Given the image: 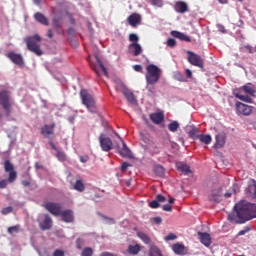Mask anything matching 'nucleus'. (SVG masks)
<instances>
[{"label":"nucleus","mask_w":256,"mask_h":256,"mask_svg":"<svg viewBox=\"0 0 256 256\" xmlns=\"http://www.w3.org/2000/svg\"><path fill=\"white\" fill-rule=\"evenodd\" d=\"M236 214H230L228 219L235 223L243 224L256 218V204L240 201L234 206Z\"/></svg>","instance_id":"nucleus-1"},{"label":"nucleus","mask_w":256,"mask_h":256,"mask_svg":"<svg viewBox=\"0 0 256 256\" xmlns=\"http://www.w3.org/2000/svg\"><path fill=\"white\" fill-rule=\"evenodd\" d=\"M4 171L8 173V180L4 179L0 181V189H7L9 183H15L17 181V170H15V166L11 163V160L4 162Z\"/></svg>","instance_id":"nucleus-2"},{"label":"nucleus","mask_w":256,"mask_h":256,"mask_svg":"<svg viewBox=\"0 0 256 256\" xmlns=\"http://www.w3.org/2000/svg\"><path fill=\"white\" fill-rule=\"evenodd\" d=\"M41 41H43V38H41V36H39L38 34L28 36L25 39L28 50L32 53H35V55H37L38 57H41V55H43V50H41Z\"/></svg>","instance_id":"nucleus-3"},{"label":"nucleus","mask_w":256,"mask_h":256,"mask_svg":"<svg viewBox=\"0 0 256 256\" xmlns=\"http://www.w3.org/2000/svg\"><path fill=\"white\" fill-rule=\"evenodd\" d=\"M80 99L90 113H97V102L95 97L86 89L80 90Z\"/></svg>","instance_id":"nucleus-4"},{"label":"nucleus","mask_w":256,"mask_h":256,"mask_svg":"<svg viewBox=\"0 0 256 256\" xmlns=\"http://www.w3.org/2000/svg\"><path fill=\"white\" fill-rule=\"evenodd\" d=\"M146 81L149 85H155V83L159 82L161 78V69L157 67L155 64H150L146 67Z\"/></svg>","instance_id":"nucleus-5"},{"label":"nucleus","mask_w":256,"mask_h":256,"mask_svg":"<svg viewBox=\"0 0 256 256\" xmlns=\"http://www.w3.org/2000/svg\"><path fill=\"white\" fill-rule=\"evenodd\" d=\"M0 105H2L3 109L6 111V117H11V107H13V103H11V97L6 90L0 92Z\"/></svg>","instance_id":"nucleus-6"},{"label":"nucleus","mask_w":256,"mask_h":256,"mask_svg":"<svg viewBox=\"0 0 256 256\" xmlns=\"http://www.w3.org/2000/svg\"><path fill=\"white\" fill-rule=\"evenodd\" d=\"M187 55V61L188 63H190V65H193L194 67H199L200 69H203V67H205V61L199 54H196L193 51H188Z\"/></svg>","instance_id":"nucleus-7"},{"label":"nucleus","mask_w":256,"mask_h":256,"mask_svg":"<svg viewBox=\"0 0 256 256\" xmlns=\"http://www.w3.org/2000/svg\"><path fill=\"white\" fill-rule=\"evenodd\" d=\"M100 147L102 151L109 153L111 149H113V140L111 138L105 136V134H100L99 136Z\"/></svg>","instance_id":"nucleus-8"},{"label":"nucleus","mask_w":256,"mask_h":256,"mask_svg":"<svg viewBox=\"0 0 256 256\" xmlns=\"http://www.w3.org/2000/svg\"><path fill=\"white\" fill-rule=\"evenodd\" d=\"M44 207L46 210L49 211L52 215H55V217H59L61 215V204L55 203V202H47L44 204Z\"/></svg>","instance_id":"nucleus-9"},{"label":"nucleus","mask_w":256,"mask_h":256,"mask_svg":"<svg viewBox=\"0 0 256 256\" xmlns=\"http://www.w3.org/2000/svg\"><path fill=\"white\" fill-rule=\"evenodd\" d=\"M6 57L14 63V65H18V67H23L25 65V61L23 60V56L16 52H9L6 54Z\"/></svg>","instance_id":"nucleus-10"},{"label":"nucleus","mask_w":256,"mask_h":256,"mask_svg":"<svg viewBox=\"0 0 256 256\" xmlns=\"http://www.w3.org/2000/svg\"><path fill=\"white\" fill-rule=\"evenodd\" d=\"M55 123L49 125L45 124L41 128V134L43 137H46V139H53V136L55 135Z\"/></svg>","instance_id":"nucleus-11"},{"label":"nucleus","mask_w":256,"mask_h":256,"mask_svg":"<svg viewBox=\"0 0 256 256\" xmlns=\"http://www.w3.org/2000/svg\"><path fill=\"white\" fill-rule=\"evenodd\" d=\"M236 109L240 115L249 116L253 113V106L238 102L236 104Z\"/></svg>","instance_id":"nucleus-12"},{"label":"nucleus","mask_w":256,"mask_h":256,"mask_svg":"<svg viewBox=\"0 0 256 256\" xmlns=\"http://www.w3.org/2000/svg\"><path fill=\"white\" fill-rule=\"evenodd\" d=\"M91 67H92L93 71H95L96 75H98V77L101 75V72L99 71V69H101V71L107 77V75H108L107 68H105V65H103V62L101 61L99 56H96V65L91 66Z\"/></svg>","instance_id":"nucleus-13"},{"label":"nucleus","mask_w":256,"mask_h":256,"mask_svg":"<svg viewBox=\"0 0 256 256\" xmlns=\"http://www.w3.org/2000/svg\"><path fill=\"white\" fill-rule=\"evenodd\" d=\"M143 18L141 17L140 14L137 13H132L128 18L127 21L129 23L130 27H133L134 29L138 26L141 25V21Z\"/></svg>","instance_id":"nucleus-14"},{"label":"nucleus","mask_w":256,"mask_h":256,"mask_svg":"<svg viewBox=\"0 0 256 256\" xmlns=\"http://www.w3.org/2000/svg\"><path fill=\"white\" fill-rule=\"evenodd\" d=\"M122 141V148H119V153L121 157H125L126 159H133V153L131 152V149L127 146L125 141Z\"/></svg>","instance_id":"nucleus-15"},{"label":"nucleus","mask_w":256,"mask_h":256,"mask_svg":"<svg viewBox=\"0 0 256 256\" xmlns=\"http://www.w3.org/2000/svg\"><path fill=\"white\" fill-rule=\"evenodd\" d=\"M215 144H214V148L215 149H223V147H225V141H226V136L223 133L217 134L215 136Z\"/></svg>","instance_id":"nucleus-16"},{"label":"nucleus","mask_w":256,"mask_h":256,"mask_svg":"<svg viewBox=\"0 0 256 256\" xmlns=\"http://www.w3.org/2000/svg\"><path fill=\"white\" fill-rule=\"evenodd\" d=\"M150 120L152 123H155V125H161L162 121H165V114L163 112H156L150 114Z\"/></svg>","instance_id":"nucleus-17"},{"label":"nucleus","mask_w":256,"mask_h":256,"mask_svg":"<svg viewBox=\"0 0 256 256\" xmlns=\"http://www.w3.org/2000/svg\"><path fill=\"white\" fill-rule=\"evenodd\" d=\"M60 217L64 221V223H73L75 217L73 216L72 210H65L60 213Z\"/></svg>","instance_id":"nucleus-18"},{"label":"nucleus","mask_w":256,"mask_h":256,"mask_svg":"<svg viewBox=\"0 0 256 256\" xmlns=\"http://www.w3.org/2000/svg\"><path fill=\"white\" fill-rule=\"evenodd\" d=\"M39 226L42 231H49V229L53 227V220H51V217L46 214L44 221L40 222Z\"/></svg>","instance_id":"nucleus-19"},{"label":"nucleus","mask_w":256,"mask_h":256,"mask_svg":"<svg viewBox=\"0 0 256 256\" xmlns=\"http://www.w3.org/2000/svg\"><path fill=\"white\" fill-rule=\"evenodd\" d=\"M198 235L200 237L201 243L205 247H210L211 246V235L207 232H198Z\"/></svg>","instance_id":"nucleus-20"},{"label":"nucleus","mask_w":256,"mask_h":256,"mask_svg":"<svg viewBox=\"0 0 256 256\" xmlns=\"http://www.w3.org/2000/svg\"><path fill=\"white\" fill-rule=\"evenodd\" d=\"M245 193L247 197H250V199H256V181L253 180L252 184H249L248 187L245 190Z\"/></svg>","instance_id":"nucleus-21"},{"label":"nucleus","mask_w":256,"mask_h":256,"mask_svg":"<svg viewBox=\"0 0 256 256\" xmlns=\"http://www.w3.org/2000/svg\"><path fill=\"white\" fill-rule=\"evenodd\" d=\"M129 49H133L132 55H134V57H139V55L143 53V47H141V44H138V42H132L129 45Z\"/></svg>","instance_id":"nucleus-22"},{"label":"nucleus","mask_w":256,"mask_h":256,"mask_svg":"<svg viewBox=\"0 0 256 256\" xmlns=\"http://www.w3.org/2000/svg\"><path fill=\"white\" fill-rule=\"evenodd\" d=\"M123 95L126 97L127 101H129V103L132 105H137V98H135V94H133V92H131L129 89L124 88Z\"/></svg>","instance_id":"nucleus-23"},{"label":"nucleus","mask_w":256,"mask_h":256,"mask_svg":"<svg viewBox=\"0 0 256 256\" xmlns=\"http://www.w3.org/2000/svg\"><path fill=\"white\" fill-rule=\"evenodd\" d=\"M171 35H172V37H175L176 39H180V41H185L186 43H191V37L187 36L185 33L174 30L171 32Z\"/></svg>","instance_id":"nucleus-24"},{"label":"nucleus","mask_w":256,"mask_h":256,"mask_svg":"<svg viewBox=\"0 0 256 256\" xmlns=\"http://www.w3.org/2000/svg\"><path fill=\"white\" fill-rule=\"evenodd\" d=\"M174 9L177 13H187L189 6L183 1H178L175 3Z\"/></svg>","instance_id":"nucleus-25"},{"label":"nucleus","mask_w":256,"mask_h":256,"mask_svg":"<svg viewBox=\"0 0 256 256\" xmlns=\"http://www.w3.org/2000/svg\"><path fill=\"white\" fill-rule=\"evenodd\" d=\"M176 167L180 173H183V175H189V173H191V167L183 162H178Z\"/></svg>","instance_id":"nucleus-26"},{"label":"nucleus","mask_w":256,"mask_h":256,"mask_svg":"<svg viewBox=\"0 0 256 256\" xmlns=\"http://www.w3.org/2000/svg\"><path fill=\"white\" fill-rule=\"evenodd\" d=\"M172 250L176 255H185V245L176 243L172 246Z\"/></svg>","instance_id":"nucleus-27"},{"label":"nucleus","mask_w":256,"mask_h":256,"mask_svg":"<svg viewBox=\"0 0 256 256\" xmlns=\"http://www.w3.org/2000/svg\"><path fill=\"white\" fill-rule=\"evenodd\" d=\"M36 21H38V23H41L42 25H49V19H47V17H45V15H43L42 13L40 12H37L35 15H34Z\"/></svg>","instance_id":"nucleus-28"},{"label":"nucleus","mask_w":256,"mask_h":256,"mask_svg":"<svg viewBox=\"0 0 256 256\" xmlns=\"http://www.w3.org/2000/svg\"><path fill=\"white\" fill-rule=\"evenodd\" d=\"M200 143H204V145H210L213 138L209 134H200L198 136Z\"/></svg>","instance_id":"nucleus-29"},{"label":"nucleus","mask_w":256,"mask_h":256,"mask_svg":"<svg viewBox=\"0 0 256 256\" xmlns=\"http://www.w3.org/2000/svg\"><path fill=\"white\" fill-rule=\"evenodd\" d=\"M220 195H221V189L212 191V193L209 195V201H212L213 203H219Z\"/></svg>","instance_id":"nucleus-30"},{"label":"nucleus","mask_w":256,"mask_h":256,"mask_svg":"<svg viewBox=\"0 0 256 256\" xmlns=\"http://www.w3.org/2000/svg\"><path fill=\"white\" fill-rule=\"evenodd\" d=\"M73 189H75V191H79V193H83V191H85V182H83V180H77Z\"/></svg>","instance_id":"nucleus-31"},{"label":"nucleus","mask_w":256,"mask_h":256,"mask_svg":"<svg viewBox=\"0 0 256 256\" xmlns=\"http://www.w3.org/2000/svg\"><path fill=\"white\" fill-rule=\"evenodd\" d=\"M235 98L240 99V101H244L245 103H253V98L250 97L249 95L236 93Z\"/></svg>","instance_id":"nucleus-32"},{"label":"nucleus","mask_w":256,"mask_h":256,"mask_svg":"<svg viewBox=\"0 0 256 256\" xmlns=\"http://www.w3.org/2000/svg\"><path fill=\"white\" fill-rule=\"evenodd\" d=\"M139 251H141V246L139 244L130 245L128 247V253H130V255H137Z\"/></svg>","instance_id":"nucleus-33"},{"label":"nucleus","mask_w":256,"mask_h":256,"mask_svg":"<svg viewBox=\"0 0 256 256\" xmlns=\"http://www.w3.org/2000/svg\"><path fill=\"white\" fill-rule=\"evenodd\" d=\"M242 89H243V92H244V93H247L248 95H251V97H255L256 91H255L254 88H252L251 84L244 85V86L242 87Z\"/></svg>","instance_id":"nucleus-34"},{"label":"nucleus","mask_w":256,"mask_h":256,"mask_svg":"<svg viewBox=\"0 0 256 256\" xmlns=\"http://www.w3.org/2000/svg\"><path fill=\"white\" fill-rule=\"evenodd\" d=\"M139 239L143 241L146 245H149L151 243V238H149V235L145 234L144 232H138L137 233Z\"/></svg>","instance_id":"nucleus-35"},{"label":"nucleus","mask_w":256,"mask_h":256,"mask_svg":"<svg viewBox=\"0 0 256 256\" xmlns=\"http://www.w3.org/2000/svg\"><path fill=\"white\" fill-rule=\"evenodd\" d=\"M190 139H199V128L192 127L191 130L188 132Z\"/></svg>","instance_id":"nucleus-36"},{"label":"nucleus","mask_w":256,"mask_h":256,"mask_svg":"<svg viewBox=\"0 0 256 256\" xmlns=\"http://www.w3.org/2000/svg\"><path fill=\"white\" fill-rule=\"evenodd\" d=\"M154 173L158 177H163V175H165V168H163L161 165H156L154 167Z\"/></svg>","instance_id":"nucleus-37"},{"label":"nucleus","mask_w":256,"mask_h":256,"mask_svg":"<svg viewBox=\"0 0 256 256\" xmlns=\"http://www.w3.org/2000/svg\"><path fill=\"white\" fill-rule=\"evenodd\" d=\"M149 256H163V254L157 246H152L150 248Z\"/></svg>","instance_id":"nucleus-38"},{"label":"nucleus","mask_w":256,"mask_h":256,"mask_svg":"<svg viewBox=\"0 0 256 256\" xmlns=\"http://www.w3.org/2000/svg\"><path fill=\"white\" fill-rule=\"evenodd\" d=\"M168 129L171 131V133H175L177 129H179V122L173 121L170 124H168Z\"/></svg>","instance_id":"nucleus-39"},{"label":"nucleus","mask_w":256,"mask_h":256,"mask_svg":"<svg viewBox=\"0 0 256 256\" xmlns=\"http://www.w3.org/2000/svg\"><path fill=\"white\" fill-rule=\"evenodd\" d=\"M53 25H54V29L59 31V29L61 28V17H55L53 19Z\"/></svg>","instance_id":"nucleus-40"},{"label":"nucleus","mask_w":256,"mask_h":256,"mask_svg":"<svg viewBox=\"0 0 256 256\" xmlns=\"http://www.w3.org/2000/svg\"><path fill=\"white\" fill-rule=\"evenodd\" d=\"M81 256H93V249L91 247L84 248Z\"/></svg>","instance_id":"nucleus-41"},{"label":"nucleus","mask_w":256,"mask_h":256,"mask_svg":"<svg viewBox=\"0 0 256 256\" xmlns=\"http://www.w3.org/2000/svg\"><path fill=\"white\" fill-rule=\"evenodd\" d=\"M56 157L58 159V161H67V155L64 154V152H61V151H56Z\"/></svg>","instance_id":"nucleus-42"},{"label":"nucleus","mask_w":256,"mask_h":256,"mask_svg":"<svg viewBox=\"0 0 256 256\" xmlns=\"http://www.w3.org/2000/svg\"><path fill=\"white\" fill-rule=\"evenodd\" d=\"M83 245H85V240L81 239V238H78L76 240V247H77V249H79V250L83 249Z\"/></svg>","instance_id":"nucleus-43"},{"label":"nucleus","mask_w":256,"mask_h":256,"mask_svg":"<svg viewBox=\"0 0 256 256\" xmlns=\"http://www.w3.org/2000/svg\"><path fill=\"white\" fill-rule=\"evenodd\" d=\"M154 7H163V0H149Z\"/></svg>","instance_id":"nucleus-44"},{"label":"nucleus","mask_w":256,"mask_h":256,"mask_svg":"<svg viewBox=\"0 0 256 256\" xmlns=\"http://www.w3.org/2000/svg\"><path fill=\"white\" fill-rule=\"evenodd\" d=\"M19 231V225H15L8 228L9 235H13V233H17Z\"/></svg>","instance_id":"nucleus-45"},{"label":"nucleus","mask_w":256,"mask_h":256,"mask_svg":"<svg viewBox=\"0 0 256 256\" xmlns=\"http://www.w3.org/2000/svg\"><path fill=\"white\" fill-rule=\"evenodd\" d=\"M129 41H131L132 43H138L139 36H137V34L132 33L129 35Z\"/></svg>","instance_id":"nucleus-46"},{"label":"nucleus","mask_w":256,"mask_h":256,"mask_svg":"<svg viewBox=\"0 0 256 256\" xmlns=\"http://www.w3.org/2000/svg\"><path fill=\"white\" fill-rule=\"evenodd\" d=\"M2 215H9V213H13V207L8 206L1 210Z\"/></svg>","instance_id":"nucleus-47"},{"label":"nucleus","mask_w":256,"mask_h":256,"mask_svg":"<svg viewBox=\"0 0 256 256\" xmlns=\"http://www.w3.org/2000/svg\"><path fill=\"white\" fill-rule=\"evenodd\" d=\"M149 207H150L151 209H159L160 204H159V202L155 199V200H153V201H151V202L149 203Z\"/></svg>","instance_id":"nucleus-48"},{"label":"nucleus","mask_w":256,"mask_h":256,"mask_svg":"<svg viewBox=\"0 0 256 256\" xmlns=\"http://www.w3.org/2000/svg\"><path fill=\"white\" fill-rule=\"evenodd\" d=\"M249 231H251V227H249V226L245 227L243 230H240L238 232V237H241L243 235H247V233H249Z\"/></svg>","instance_id":"nucleus-49"},{"label":"nucleus","mask_w":256,"mask_h":256,"mask_svg":"<svg viewBox=\"0 0 256 256\" xmlns=\"http://www.w3.org/2000/svg\"><path fill=\"white\" fill-rule=\"evenodd\" d=\"M177 239V235L170 233L165 237V241H175Z\"/></svg>","instance_id":"nucleus-50"},{"label":"nucleus","mask_w":256,"mask_h":256,"mask_svg":"<svg viewBox=\"0 0 256 256\" xmlns=\"http://www.w3.org/2000/svg\"><path fill=\"white\" fill-rule=\"evenodd\" d=\"M175 45H177V41L173 38H170L167 40V46L168 47H175Z\"/></svg>","instance_id":"nucleus-51"},{"label":"nucleus","mask_w":256,"mask_h":256,"mask_svg":"<svg viewBox=\"0 0 256 256\" xmlns=\"http://www.w3.org/2000/svg\"><path fill=\"white\" fill-rule=\"evenodd\" d=\"M156 200L158 203H165V201H167V198H165V196L161 195V194H158L156 196Z\"/></svg>","instance_id":"nucleus-52"},{"label":"nucleus","mask_w":256,"mask_h":256,"mask_svg":"<svg viewBox=\"0 0 256 256\" xmlns=\"http://www.w3.org/2000/svg\"><path fill=\"white\" fill-rule=\"evenodd\" d=\"M53 256H65V251L61 249H56L53 253Z\"/></svg>","instance_id":"nucleus-53"},{"label":"nucleus","mask_w":256,"mask_h":256,"mask_svg":"<svg viewBox=\"0 0 256 256\" xmlns=\"http://www.w3.org/2000/svg\"><path fill=\"white\" fill-rule=\"evenodd\" d=\"M163 211H167L169 213H171V211H173V207L170 204H165L162 206Z\"/></svg>","instance_id":"nucleus-54"},{"label":"nucleus","mask_w":256,"mask_h":256,"mask_svg":"<svg viewBox=\"0 0 256 256\" xmlns=\"http://www.w3.org/2000/svg\"><path fill=\"white\" fill-rule=\"evenodd\" d=\"M153 221L155 225H161V223H163V219L161 217H154Z\"/></svg>","instance_id":"nucleus-55"},{"label":"nucleus","mask_w":256,"mask_h":256,"mask_svg":"<svg viewBox=\"0 0 256 256\" xmlns=\"http://www.w3.org/2000/svg\"><path fill=\"white\" fill-rule=\"evenodd\" d=\"M134 71H136L137 73H141V71H143V66L137 64L133 66Z\"/></svg>","instance_id":"nucleus-56"},{"label":"nucleus","mask_w":256,"mask_h":256,"mask_svg":"<svg viewBox=\"0 0 256 256\" xmlns=\"http://www.w3.org/2000/svg\"><path fill=\"white\" fill-rule=\"evenodd\" d=\"M128 167H131V164H129L128 162H123V163H122V166H121V170H122V171H126V169H127Z\"/></svg>","instance_id":"nucleus-57"},{"label":"nucleus","mask_w":256,"mask_h":256,"mask_svg":"<svg viewBox=\"0 0 256 256\" xmlns=\"http://www.w3.org/2000/svg\"><path fill=\"white\" fill-rule=\"evenodd\" d=\"M185 74H186V77H188L189 79H191L193 77V72H191L190 69H186Z\"/></svg>","instance_id":"nucleus-58"},{"label":"nucleus","mask_w":256,"mask_h":256,"mask_svg":"<svg viewBox=\"0 0 256 256\" xmlns=\"http://www.w3.org/2000/svg\"><path fill=\"white\" fill-rule=\"evenodd\" d=\"M67 33H68V35L73 37V35H75V29L74 28H69Z\"/></svg>","instance_id":"nucleus-59"},{"label":"nucleus","mask_w":256,"mask_h":256,"mask_svg":"<svg viewBox=\"0 0 256 256\" xmlns=\"http://www.w3.org/2000/svg\"><path fill=\"white\" fill-rule=\"evenodd\" d=\"M49 145L51 146V148H52L54 151H59V149L57 148V146H55V143H53L52 141L49 142Z\"/></svg>","instance_id":"nucleus-60"},{"label":"nucleus","mask_w":256,"mask_h":256,"mask_svg":"<svg viewBox=\"0 0 256 256\" xmlns=\"http://www.w3.org/2000/svg\"><path fill=\"white\" fill-rule=\"evenodd\" d=\"M232 191H233V193H239V186L234 185V186L232 187Z\"/></svg>","instance_id":"nucleus-61"},{"label":"nucleus","mask_w":256,"mask_h":256,"mask_svg":"<svg viewBox=\"0 0 256 256\" xmlns=\"http://www.w3.org/2000/svg\"><path fill=\"white\" fill-rule=\"evenodd\" d=\"M22 185H23L24 187H29V185H31V182H30V181H27V180H24V181H22Z\"/></svg>","instance_id":"nucleus-62"},{"label":"nucleus","mask_w":256,"mask_h":256,"mask_svg":"<svg viewBox=\"0 0 256 256\" xmlns=\"http://www.w3.org/2000/svg\"><path fill=\"white\" fill-rule=\"evenodd\" d=\"M245 48L248 50L249 53H255V50H253V47L251 46H245Z\"/></svg>","instance_id":"nucleus-63"},{"label":"nucleus","mask_w":256,"mask_h":256,"mask_svg":"<svg viewBox=\"0 0 256 256\" xmlns=\"http://www.w3.org/2000/svg\"><path fill=\"white\" fill-rule=\"evenodd\" d=\"M35 168L36 169H43V165H41V163H39V162H36L35 163Z\"/></svg>","instance_id":"nucleus-64"}]
</instances>
